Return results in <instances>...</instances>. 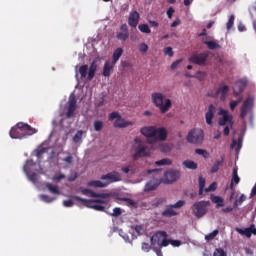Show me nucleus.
Returning a JSON list of instances; mask_svg holds the SVG:
<instances>
[{"instance_id": "obj_1", "label": "nucleus", "mask_w": 256, "mask_h": 256, "mask_svg": "<svg viewBox=\"0 0 256 256\" xmlns=\"http://www.w3.org/2000/svg\"><path fill=\"white\" fill-rule=\"evenodd\" d=\"M35 133H37V129L31 127L29 124L18 122L11 128L9 135L11 139H25L31 137V135H35Z\"/></svg>"}, {"instance_id": "obj_2", "label": "nucleus", "mask_w": 256, "mask_h": 256, "mask_svg": "<svg viewBox=\"0 0 256 256\" xmlns=\"http://www.w3.org/2000/svg\"><path fill=\"white\" fill-rule=\"evenodd\" d=\"M140 133L144 135V137L152 138L153 143H155V141H167V129L163 127L158 129L155 126L143 127Z\"/></svg>"}, {"instance_id": "obj_3", "label": "nucleus", "mask_w": 256, "mask_h": 256, "mask_svg": "<svg viewBox=\"0 0 256 256\" xmlns=\"http://www.w3.org/2000/svg\"><path fill=\"white\" fill-rule=\"evenodd\" d=\"M100 179L104 182H102L101 180H93L88 182V186L105 188L108 185H111V183H117L118 181H121V175L119 174V172L113 171L102 175Z\"/></svg>"}, {"instance_id": "obj_4", "label": "nucleus", "mask_w": 256, "mask_h": 256, "mask_svg": "<svg viewBox=\"0 0 256 256\" xmlns=\"http://www.w3.org/2000/svg\"><path fill=\"white\" fill-rule=\"evenodd\" d=\"M151 101L155 107H157L161 113H167L171 109V99L166 98L161 92H154L151 94Z\"/></svg>"}, {"instance_id": "obj_5", "label": "nucleus", "mask_w": 256, "mask_h": 256, "mask_svg": "<svg viewBox=\"0 0 256 256\" xmlns=\"http://www.w3.org/2000/svg\"><path fill=\"white\" fill-rule=\"evenodd\" d=\"M73 199L76 201H80L84 205V207H88V209H94V211H105V206L107 205V201L96 199V200H88L85 198H81L80 196H73Z\"/></svg>"}, {"instance_id": "obj_6", "label": "nucleus", "mask_w": 256, "mask_h": 256, "mask_svg": "<svg viewBox=\"0 0 256 256\" xmlns=\"http://www.w3.org/2000/svg\"><path fill=\"white\" fill-rule=\"evenodd\" d=\"M134 143L136 144L134 146L135 154L134 159L137 161V159L141 157H149L151 155V150L149 149V146L147 145V142L141 140L140 138H135Z\"/></svg>"}, {"instance_id": "obj_7", "label": "nucleus", "mask_w": 256, "mask_h": 256, "mask_svg": "<svg viewBox=\"0 0 256 256\" xmlns=\"http://www.w3.org/2000/svg\"><path fill=\"white\" fill-rule=\"evenodd\" d=\"M152 247L158 245V247H167L169 246V239H167V232L158 231L150 239Z\"/></svg>"}, {"instance_id": "obj_8", "label": "nucleus", "mask_w": 256, "mask_h": 256, "mask_svg": "<svg viewBox=\"0 0 256 256\" xmlns=\"http://www.w3.org/2000/svg\"><path fill=\"white\" fill-rule=\"evenodd\" d=\"M163 169H154V170H148V173H156L155 178L150 180L144 187V191L149 192V191H155L157 187H159L161 183V173Z\"/></svg>"}, {"instance_id": "obj_9", "label": "nucleus", "mask_w": 256, "mask_h": 256, "mask_svg": "<svg viewBox=\"0 0 256 256\" xmlns=\"http://www.w3.org/2000/svg\"><path fill=\"white\" fill-rule=\"evenodd\" d=\"M204 137L205 135L203 133V130L193 129L188 133L186 139L188 143H192V145H201V143H203Z\"/></svg>"}, {"instance_id": "obj_10", "label": "nucleus", "mask_w": 256, "mask_h": 256, "mask_svg": "<svg viewBox=\"0 0 256 256\" xmlns=\"http://www.w3.org/2000/svg\"><path fill=\"white\" fill-rule=\"evenodd\" d=\"M108 119L109 121H115L116 119V121L114 122V127L118 129H125V127H129V125H133V122L125 121V119L121 117V114H119V112L110 113Z\"/></svg>"}, {"instance_id": "obj_11", "label": "nucleus", "mask_w": 256, "mask_h": 256, "mask_svg": "<svg viewBox=\"0 0 256 256\" xmlns=\"http://www.w3.org/2000/svg\"><path fill=\"white\" fill-rule=\"evenodd\" d=\"M211 205L209 201H199L193 204L192 211L195 217L201 218L207 214V209Z\"/></svg>"}, {"instance_id": "obj_12", "label": "nucleus", "mask_w": 256, "mask_h": 256, "mask_svg": "<svg viewBox=\"0 0 256 256\" xmlns=\"http://www.w3.org/2000/svg\"><path fill=\"white\" fill-rule=\"evenodd\" d=\"M185 205V200H179L173 205H167L165 210L162 212V217H175L179 215V212H176V209H181Z\"/></svg>"}, {"instance_id": "obj_13", "label": "nucleus", "mask_w": 256, "mask_h": 256, "mask_svg": "<svg viewBox=\"0 0 256 256\" xmlns=\"http://www.w3.org/2000/svg\"><path fill=\"white\" fill-rule=\"evenodd\" d=\"M207 59H209V52H202L192 54L188 61L194 65H205V63H207Z\"/></svg>"}, {"instance_id": "obj_14", "label": "nucleus", "mask_w": 256, "mask_h": 256, "mask_svg": "<svg viewBox=\"0 0 256 256\" xmlns=\"http://www.w3.org/2000/svg\"><path fill=\"white\" fill-rule=\"evenodd\" d=\"M35 165H37V163H35L33 159H30L26 161L23 167L24 173L27 175L29 181H31L32 183H37V173L35 172L31 173V167H35Z\"/></svg>"}, {"instance_id": "obj_15", "label": "nucleus", "mask_w": 256, "mask_h": 256, "mask_svg": "<svg viewBox=\"0 0 256 256\" xmlns=\"http://www.w3.org/2000/svg\"><path fill=\"white\" fill-rule=\"evenodd\" d=\"M181 177V171L179 170H170L164 172V183L170 185V183H175Z\"/></svg>"}, {"instance_id": "obj_16", "label": "nucleus", "mask_w": 256, "mask_h": 256, "mask_svg": "<svg viewBox=\"0 0 256 256\" xmlns=\"http://www.w3.org/2000/svg\"><path fill=\"white\" fill-rule=\"evenodd\" d=\"M75 111H77V97H75V95H71L68 100V108L66 112L67 119L74 117Z\"/></svg>"}, {"instance_id": "obj_17", "label": "nucleus", "mask_w": 256, "mask_h": 256, "mask_svg": "<svg viewBox=\"0 0 256 256\" xmlns=\"http://www.w3.org/2000/svg\"><path fill=\"white\" fill-rule=\"evenodd\" d=\"M251 107H253V100L247 98L240 108V119H245V117H247V113L251 111Z\"/></svg>"}, {"instance_id": "obj_18", "label": "nucleus", "mask_w": 256, "mask_h": 256, "mask_svg": "<svg viewBox=\"0 0 256 256\" xmlns=\"http://www.w3.org/2000/svg\"><path fill=\"white\" fill-rule=\"evenodd\" d=\"M140 19H141V15L139 14V12H137V10H134L129 14L128 25L135 29L137 28V25H139Z\"/></svg>"}, {"instance_id": "obj_19", "label": "nucleus", "mask_w": 256, "mask_h": 256, "mask_svg": "<svg viewBox=\"0 0 256 256\" xmlns=\"http://www.w3.org/2000/svg\"><path fill=\"white\" fill-rule=\"evenodd\" d=\"M116 37L119 41H127V39H129V26H127V24H122L120 26V32L116 34Z\"/></svg>"}, {"instance_id": "obj_20", "label": "nucleus", "mask_w": 256, "mask_h": 256, "mask_svg": "<svg viewBox=\"0 0 256 256\" xmlns=\"http://www.w3.org/2000/svg\"><path fill=\"white\" fill-rule=\"evenodd\" d=\"M245 87H247V80H238L236 82V86L233 89L234 97H239V95L245 91Z\"/></svg>"}, {"instance_id": "obj_21", "label": "nucleus", "mask_w": 256, "mask_h": 256, "mask_svg": "<svg viewBox=\"0 0 256 256\" xmlns=\"http://www.w3.org/2000/svg\"><path fill=\"white\" fill-rule=\"evenodd\" d=\"M236 231H237V233H239L240 235H244L248 239L252 235H256L255 225H251L249 228H236Z\"/></svg>"}, {"instance_id": "obj_22", "label": "nucleus", "mask_w": 256, "mask_h": 256, "mask_svg": "<svg viewBox=\"0 0 256 256\" xmlns=\"http://www.w3.org/2000/svg\"><path fill=\"white\" fill-rule=\"evenodd\" d=\"M238 171H239V168H237V167L233 168L232 179H231V183H230L231 191H235L234 185H239V183H241V178L239 177Z\"/></svg>"}, {"instance_id": "obj_23", "label": "nucleus", "mask_w": 256, "mask_h": 256, "mask_svg": "<svg viewBox=\"0 0 256 256\" xmlns=\"http://www.w3.org/2000/svg\"><path fill=\"white\" fill-rule=\"evenodd\" d=\"M214 117H215V106L213 104H210L208 107V111L205 114L207 125H213Z\"/></svg>"}, {"instance_id": "obj_24", "label": "nucleus", "mask_w": 256, "mask_h": 256, "mask_svg": "<svg viewBox=\"0 0 256 256\" xmlns=\"http://www.w3.org/2000/svg\"><path fill=\"white\" fill-rule=\"evenodd\" d=\"M227 93H229V86L224 85L216 91V96L220 97L221 101H225L227 99Z\"/></svg>"}, {"instance_id": "obj_25", "label": "nucleus", "mask_w": 256, "mask_h": 256, "mask_svg": "<svg viewBox=\"0 0 256 256\" xmlns=\"http://www.w3.org/2000/svg\"><path fill=\"white\" fill-rule=\"evenodd\" d=\"M114 67L115 64H113V62L106 61L103 67V76L109 77L111 73H113Z\"/></svg>"}, {"instance_id": "obj_26", "label": "nucleus", "mask_w": 256, "mask_h": 256, "mask_svg": "<svg viewBox=\"0 0 256 256\" xmlns=\"http://www.w3.org/2000/svg\"><path fill=\"white\" fill-rule=\"evenodd\" d=\"M97 73V60H93L88 69V79L91 81Z\"/></svg>"}, {"instance_id": "obj_27", "label": "nucleus", "mask_w": 256, "mask_h": 256, "mask_svg": "<svg viewBox=\"0 0 256 256\" xmlns=\"http://www.w3.org/2000/svg\"><path fill=\"white\" fill-rule=\"evenodd\" d=\"M223 163H225V156H222L220 160H216L211 168V173H217L219 171V167H223Z\"/></svg>"}, {"instance_id": "obj_28", "label": "nucleus", "mask_w": 256, "mask_h": 256, "mask_svg": "<svg viewBox=\"0 0 256 256\" xmlns=\"http://www.w3.org/2000/svg\"><path fill=\"white\" fill-rule=\"evenodd\" d=\"M204 45H207V48L210 49V51H215V49H221V45H219V42L217 40L204 41Z\"/></svg>"}, {"instance_id": "obj_29", "label": "nucleus", "mask_w": 256, "mask_h": 256, "mask_svg": "<svg viewBox=\"0 0 256 256\" xmlns=\"http://www.w3.org/2000/svg\"><path fill=\"white\" fill-rule=\"evenodd\" d=\"M227 123H229L231 126L233 125V116H223L218 121V125L221 127L227 125Z\"/></svg>"}, {"instance_id": "obj_30", "label": "nucleus", "mask_w": 256, "mask_h": 256, "mask_svg": "<svg viewBox=\"0 0 256 256\" xmlns=\"http://www.w3.org/2000/svg\"><path fill=\"white\" fill-rule=\"evenodd\" d=\"M123 55V48H117L114 53H113V56H112V63L113 65H116L117 64V61L119 59H121V56Z\"/></svg>"}, {"instance_id": "obj_31", "label": "nucleus", "mask_w": 256, "mask_h": 256, "mask_svg": "<svg viewBox=\"0 0 256 256\" xmlns=\"http://www.w3.org/2000/svg\"><path fill=\"white\" fill-rule=\"evenodd\" d=\"M182 165L186 169H191L192 171H195V169L198 167L197 163H195L193 160H186L182 163Z\"/></svg>"}, {"instance_id": "obj_32", "label": "nucleus", "mask_w": 256, "mask_h": 256, "mask_svg": "<svg viewBox=\"0 0 256 256\" xmlns=\"http://www.w3.org/2000/svg\"><path fill=\"white\" fill-rule=\"evenodd\" d=\"M45 186L48 188V191H50V193H53L54 195H59V187H57V185H53L51 183H46Z\"/></svg>"}, {"instance_id": "obj_33", "label": "nucleus", "mask_w": 256, "mask_h": 256, "mask_svg": "<svg viewBox=\"0 0 256 256\" xmlns=\"http://www.w3.org/2000/svg\"><path fill=\"white\" fill-rule=\"evenodd\" d=\"M211 199L213 203H216L217 207H223L225 205L223 198L220 196H213Z\"/></svg>"}, {"instance_id": "obj_34", "label": "nucleus", "mask_w": 256, "mask_h": 256, "mask_svg": "<svg viewBox=\"0 0 256 256\" xmlns=\"http://www.w3.org/2000/svg\"><path fill=\"white\" fill-rule=\"evenodd\" d=\"M82 195H86V197H96L97 192L92 191L91 189L84 188L81 190Z\"/></svg>"}, {"instance_id": "obj_35", "label": "nucleus", "mask_w": 256, "mask_h": 256, "mask_svg": "<svg viewBox=\"0 0 256 256\" xmlns=\"http://www.w3.org/2000/svg\"><path fill=\"white\" fill-rule=\"evenodd\" d=\"M138 29H139V31H141V33H146L147 35H149V33H151V28H149V25H147V24L138 25Z\"/></svg>"}, {"instance_id": "obj_36", "label": "nucleus", "mask_w": 256, "mask_h": 256, "mask_svg": "<svg viewBox=\"0 0 256 256\" xmlns=\"http://www.w3.org/2000/svg\"><path fill=\"white\" fill-rule=\"evenodd\" d=\"M34 153H36L35 155L39 160L38 163H41V159H43V155H45V148L36 149Z\"/></svg>"}, {"instance_id": "obj_37", "label": "nucleus", "mask_w": 256, "mask_h": 256, "mask_svg": "<svg viewBox=\"0 0 256 256\" xmlns=\"http://www.w3.org/2000/svg\"><path fill=\"white\" fill-rule=\"evenodd\" d=\"M172 163L173 161H171L169 158H164L155 162V164L158 166L171 165Z\"/></svg>"}, {"instance_id": "obj_38", "label": "nucleus", "mask_w": 256, "mask_h": 256, "mask_svg": "<svg viewBox=\"0 0 256 256\" xmlns=\"http://www.w3.org/2000/svg\"><path fill=\"white\" fill-rule=\"evenodd\" d=\"M87 71H89V66L88 65H82L79 68V73L82 78L87 77Z\"/></svg>"}, {"instance_id": "obj_39", "label": "nucleus", "mask_w": 256, "mask_h": 256, "mask_svg": "<svg viewBox=\"0 0 256 256\" xmlns=\"http://www.w3.org/2000/svg\"><path fill=\"white\" fill-rule=\"evenodd\" d=\"M81 139H83V130H79L73 137L74 143H81Z\"/></svg>"}, {"instance_id": "obj_40", "label": "nucleus", "mask_w": 256, "mask_h": 256, "mask_svg": "<svg viewBox=\"0 0 256 256\" xmlns=\"http://www.w3.org/2000/svg\"><path fill=\"white\" fill-rule=\"evenodd\" d=\"M247 199V197L242 194L239 199L235 200L234 202V209H237V207H239V205H242L243 202H245V200Z\"/></svg>"}, {"instance_id": "obj_41", "label": "nucleus", "mask_w": 256, "mask_h": 256, "mask_svg": "<svg viewBox=\"0 0 256 256\" xmlns=\"http://www.w3.org/2000/svg\"><path fill=\"white\" fill-rule=\"evenodd\" d=\"M199 195H203V191L205 189V178L199 177Z\"/></svg>"}, {"instance_id": "obj_42", "label": "nucleus", "mask_w": 256, "mask_h": 256, "mask_svg": "<svg viewBox=\"0 0 256 256\" xmlns=\"http://www.w3.org/2000/svg\"><path fill=\"white\" fill-rule=\"evenodd\" d=\"M123 173H125L126 175H134L135 173V168H133V166H127V167H123L122 168Z\"/></svg>"}, {"instance_id": "obj_43", "label": "nucleus", "mask_w": 256, "mask_h": 256, "mask_svg": "<svg viewBox=\"0 0 256 256\" xmlns=\"http://www.w3.org/2000/svg\"><path fill=\"white\" fill-rule=\"evenodd\" d=\"M219 235V230H214L211 233H209L208 235L205 236L206 241H213V238Z\"/></svg>"}, {"instance_id": "obj_44", "label": "nucleus", "mask_w": 256, "mask_h": 256, "mask_svg": "<svg viewBox=\"0 0 256 256\" xmlns=\"http://www.w3.org/2000/svg\"><path fill=\"white\" fill-rule=\"evenodd\" d=\"M101 129H103V121L96 120L94 122V131H101Z\"/></svg>"}, {"instance_id": "obj_45", "label": "nucleus", "mask_w": 256, "mask_h": 256, "mask_svg": "<svg viewBox=\"0 0 256 256\" xmlns=\"http://www.w3.org/2000/svg\"><path fill=\"white\" fill-rule=\"evenodd\" d=\"M138 49H139L140 53H147L149 51V46L146 43H141L138 46Z\"/></svg>"}, {"instance_id": "obj_46", "label": "nucleus", "mask_w": 256, "mask_h": 256, "mask_svg": "<svg viewBox=\"0 0 256 256\" xmlns=\"http://www.w3.org/2000/svg\"><path fill=\"white\" fill-rule=\"evenodd\" d=\"M213 256H227V253L225 252V250H223V248H218L215 249Z\"/></svg>"}, {"instance_id": "obj_47", "label": "nucleus", "mask_w": 256, "mask_h": 256, "mask_svg": "<svg viewBox=\"0 0 256 256\" xmlns=\"http://www.w3.org/2000/svg\"><path fill=\"white\" fill-rule=\"evenodd\" d=\"M135 231L138 235H143V233H145V225H136Z\"/></svg>"}, {"instance_id": "obj_48", "label": "nucleus", "mask_w": 256, "mask_h": 256, "mask_svg": "<svg viewBox=\"0 0 256 256\" xmlns=\"http://www.w3.org/2000/svg\"><path fill=\"white\" fill-rule=\"evenodd\" d=\"M164 54L168 55V57H173V55H175V52H173V48L168 46V47L164 48Z\"/></svg>"}, {"instance_id": "obj_49", "label": "nucleus", "mask_w": 256, "mask_h": 256, "mask_svg": "<svg viewBox=\"0 0 256 256\" xmlns=\"http://www.w3.org/2000/svg\"><path fill=\"white\" fill-rule=\"evenodd\" d=\"M233 23H235V16L232 15V16H230V18L226 24L228 31L231 30V28L233 27Z\"/></svg>"}, {"instance_id": "obj_50", "label": "nucleus", "mask_w": 256, "mask_h": 256, "mask_svg": "<svg viewBox=\"0 0 256 256\" xmlns=\"http://www.w3.org/2000/svg\"><path fill=\"white\" fill-rule=\"evenodd\" d=\"M160 151H162V153H169L171 151V146L169 144H163L160 146Z\"/></svg>"}, {"instance_id": "obj_51", "label": "nucleus", "mask_w": 256, "mask_h": 256, "mask_svg": "<svg viewBox=\"0 0 256 256\" xmlns=\"http://www.w3.org/2000/svg\"><path fill=\"white\" fill-rule=\"evenodd\" d=\"M169 245H172V247H181V240H171L168 239Z\"/></svg>"}, {"instance_id": "obj_52", "label": "nucleus", "mask_w": 256, "mask_h": 256, "mask_svg": "<svg viewBox=\"0 0 256 256\" xmlns=\"http://www.w3.org/2000/svg\"><path fill=\"white\" fill-rule=\"evenodd\" d=\"M64 163H67L68 165H73V155L69 154L66 158H63Z\"/></svg>"}, {"instance_id": "obj_53", "label": "nucleus", "mask_w": 256, "mask_h": 256, "mask_svg": "<svg viewBox=\"0 0 256 256\" xmlns=\"http://www.w3.org/2000/svg\"><path fill=\"white\" fill-rule=\"evenodd\" d=\"M217 189V182H213L208 188L205 189V193L215 191Z\"/></svg>"}, {"instance_id": "obj_54", "label": "nucleus", "mask_w": 256, "mask_h": 256, "mask_svg": "<svg viewBox=\"0 0 256 256\" xmlns=\"http://www.w3.org/2000/svg\"><path fill=\"white\" fill-rule=\"evenodd\" d=\"M124 201H126L129 207H137V202H135L133 199L125 198Z\"/></svg>"}, {"instance_id": "obj_55", "label": "nucleus", "mask_w": 256, "mask_h": 256, "mask_svg": "<svg viewBox=\"0 0 256 256\" xmlns=\"http://www.w3.org/2000/svg\"><path fill=\"white\" fill-rule=\"evenodd\" d=\"M77 177H79V175L77 174V172H74L68 176V181L70 183H73V181L77 180Z\"/></svg>"}, {"instance_id": "obj_56", "label": "nucleus", "mask_w": 256, "mask_h": 256, "mask_svg": "<svg viewBox=\"0 0 256 256\" xmlns=\"http://www.w3.org/2000/svg\"><path fill=\"white\" fill-rule=\"evenodd\" d=\"M142 251H145V253H149V251H151V245H149V243L143 242Z\"/></svg>"}, {"instance_id": "obj_57", "label": "nucleus", "mask_w": 256, "mask_h": 256, "mask_svg": "<svg viewBox=\"0 0 256 256\" xmlns=\"http://www.w3.org/2000/svg\"><path fill=\"white\" fill-rule=\"evenodd\" d=\"M123 212L121 211V208L116 207L113 209L112 216L113 217H119Z\"/></svg>"}, {"instance_id": "obj_58", "label": "nucleus", "mask_w": 256, "mask_h": 256, "mask_svg": "<svg viewBox=\"0 0 256 256\" xmlns=\"http://www.w3.org/2000/svg\"><path fill=\"white\" fill-rule=\"evenodd\" d=\"M40 199H42V201H45V203H51V201H53V199H51V197H49L48 195L42 194L40 196Z\"/></svg>"}, {"instance_id": "obj_59", "label": "nucleus", "mask_w": 256, "mask_h": 256, "mask_svg": "<svg viewBox=\"0 0 256 256\" xmlns=\"http://www.w3.org/2000/svg\"><path fill=\"white\" fill-rule=\"evenodd\" d=\"M173 13H175V9H173V7L168 8L167 10L168 19H173Z\"/></svg>"}, {"instance_id": "obj_60", "label": "nucleus", "mask_w": 256, "mask_h": 256, "mask_svg": "<svg viewBox=\"0 0 256 256\" xmlns=\"http://www.w3.org/2000/svg\"><path fill=\"white\" fill-rule=\"evenodd\" d=\"M63 205H64V207H73V205H75V203L73 202V200H64Z\"/></svg>"}, {"instance_id": "obj_61", "label": "nucleus", "mask_w": 256, "mask_h": 256, "mask_svg": "<svg viewBox=\"0 0 256 256\" xmlns=\"http://www.w3.org/2000/svg\"><path fill=\"white\" fill-rule=\"evenodd\" d=\"M182 61H183L182 59H178V60L174 61L171 64V69H177V67H179V64H181Z\"/></svg>"}, {"instance_id": "obj_62", "label": "nucleus", "mask_w": 256, "mask_h": 256, "mask_svg": "<svg viewBox=\"0 0 256 256\" xmlns=\"http://www.w3.org/2000/svg\"><path fill=\"white\" fill-rule=\"evenodd\" d=\"M98 199H108L109 194L107 193H96V196Z\"/></svg>"}, {"instance_id": "obj_63", "label": "nucleus", "mask_w": 256, "mask_h": 256, "mask_svg": "<svg viewBox=\"0 0 256 256\" xmlns=\"http://www.w3.org/2000/svg\"><path fill=\"white\" fill-rule=\"evenodd\" d=\"M237 102L235 100L230 101V109L231 111H235V108L237 107Z\"/></svg>"}, {"instance_id": "obj_64", "label": "nucleus", "mask_w": 256, "mask_h": 256, "mask_svg": "<svg viewBox=\"0 0 256 256\" xmlns=\"http://www.w3.org/2000/svg\"><path fill=\"white\" fill-rule=\"evenodd\" d=\"M61 179H65V174H58L54 177V181H61Z\"/></svg>"}]
</instances>
